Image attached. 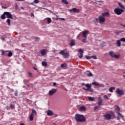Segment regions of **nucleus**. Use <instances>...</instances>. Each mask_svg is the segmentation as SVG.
<instances>
[{"instance_id":"obj_1","label":"nucleus","mask_w":125,"mask_h":125,"mask_svg":"<svg viewBox=\"0 0 125 125\" xmlns=\"http://www.w3.org/2000/svg\"><path fill=\"white\" fill-rule=\"evenodd\" d=\"M75 119L78 123H84L86 121L85 117L83 115L79 114H75Z\"/></svg>"},{"instance_id":"obj_2","label":"nucleus","mask_w":125,"mask_h":125,"mask_svg":"<svg viewBox=\"0 0 125 125\" xmlns=\"http://www.w3.org/2000/svg\"><path fill=\"white\" fill-rule=\"evenodd\" d=\"M104 117L105 120L109 121V120H112L115 118V113L113 111H110L108 113H106L104 115Z\"/></svg>"},{"instance_id":"obj_3","label":"nucleus","mask_w":125,"mask_h":125,"mask_svg":"<svg viewBox=\"0 0 125 125\" xmlns=\"http://www.w3.org/2000/svg\"><path fill=\"white\" fill-rule=\"evenodd\" d=\"M116 92L120 97L125 95V91H124L123 89H121L119 88H118L116 89Z\"/></svg>"},{"instance_id":"obj_4","label":"nucleus","mask_w":125,"mask_h":125,"mask_svg":"<svg viewBox=\"0 0 125 125\" xmlns=\"http://www.w3.org/2000/svg\"><path fill=\"white\" fill-rule=\"evenodd\" d=\"M114 11L117 15H121L124 12V10L120 8H116L114 10Z\"/></svg>"},{"instance_id":"obj_5","label":"nucleus","mask_w":125,"mask_h":125,"mask_svg":"<svg viewBox=\"0 0 125 125\" xmlns=\"http://www.w3.org/2000/svg\"><path fill=\"white\" fill-rule=\"evenodd\" d=\"M109 55L112 57V58H116V59H119L120 58V55H116L114 51H111L109 52Z\"/></svg>"},{"instance_id":"obj_6","label":"nucleus","mask_w":125,"mask_h":125,"mask_svg":"<svg viewBox=\"0 0 125 125\" xmlns=\"http://www.w3.org/2000/svg\"><path fill=\"white\" fill-rule=\"evenodd\" d=\"M121 42H125V38H121L120 40L117 41L116 44L117 45V46H121Z\"/></svg>"},{"instance_id":"obj_7","label":"nucleus","mask_w":125,"mask_h":125,"mask_svg":"<svg viewBox=\"0 0 125 125\" xmlns=\"http://www.w3.org/2000/svg\"><path fill=\"white\" fill-rule=\"evenodd\" d=\"M57 92V89L53 88L49 91L48 95L50 96H52V95H53V94H54V93H56V92Z\"/></svg>"},{"instance_id":"obj_8","label":"nucleus","mask_w":125,"mask_h":125,"mask_svg":"<svg viewBox=\"0 0 125 125\" xmlns=\"http://www.w3.org/2000/svg\"><path fill=\"white\" fill-rule=\"evenodd\" d=\"M4 14L6 15L7 18L9 19H13V17H12V15L10 12H4Z\"/></svg>"},{"instance_id":"obj_9","label":"nucleus","mask_w":125,"mask_h":125,"mask_svg":"<svg viewBox=\"0 0 125 125\" xmlns=\"http://www.w3.org/2000/svg\"><path fill=\"white\" fill-rule=\"evenodd\" d=\"M68 11H69V12H74V13H80V9L76 8L69 9Z\"/></svg>"},{"instance_id":"obj_10","label":"nucleus","mask_w":125,"mask_h":125,"mask_svg":"<svg viewBox=\"0 0 125 125\" xmlns=\"http://www.w3.org/2000/svg\"><path fill=\"white\" fill-rule=\"evenodd\" d=\"M105 19H105V17H104L102 16H99V23H104L105 21Z\"/></svg>"},{"instance_id":"obj_11","label":"nucleus","mask_w":125,"mask_h":125,"mask_svg":"<svg viewBox=\"0 0 125 125\" xmlns=\"http://www.w3.org/2000/svg\"><path fill=\"white\" fill-rule=\"evenodd\" d=\"M117 120H118V121H120L121 120V118H122L123 121H125V118H124V116H123L122 114H121V113H120V111H117Z\"/></svg>"},{"instance_id":"obj_12","label":"nucleus","mask_w":125,"mask_h":125,"mask_svg":"<svg viewBox=\"0 0 125 125\" xmlns=\"http://www.w3.org/2000/svg\"><path fill=\"white\" fill-rule=\"evenodd\" d=\"M89 31H87V30H84L82 32V36L83 38H84V39H86V38H87V37L86 36V35L88 34Z\"/></svg>"},{"instance_id":"obj_13","label":"nucleus","mask_w":125,"mask_h":125,"mask_svg":"<svg viewBox=\"0 0 125 125\" xmlns=\"http://www.w3.org/2000/svg\"><path fill=\"white\" fill-rule=\"evenodd\" d=\"M79 52L80 54V55L79 56V58H83V50L82 49H79Z\"/></svg>"},{"instance_id":"obj_14","label":"nucleus","mask_w":125,"mask_h":125,"mask_svg":"<svg viewBox=\"0 0 125 125\" xmlns=\"http://www.w3.org/2000/svg\"><path fill=\"white\" fill-rule=\"evenodd\" d=\"M102 16H103V17H109L110 14L108 12L103 13Z\"/></svg>"},{"instance_id":"obj_15","label":"nucleus","mask_w":125,"mask_h":125,"mask_svg":"<svg viewBox=\"0 0 125 125\" xmlns=\"http://www.w3.org/2000/svg\"><path fill=\"white\" fill-rule=\"evenodd\" d=\"M53 112H52L51 110H48L47 111V116H53Z\"/></svg>"},{"instance_id":"obj_16","label":"nucleus","mask_w":125,"mask_h":125,"mask_svg":"<svg viewBox=\"0 0 125 125\" xmlns=\"http://www.w3.org/2000/svg\"><path fill=\"white\" fill-rule=\"evenodd\" d=\"M98 99V105L99 106H100V105H102V102H103V101L102 100V98H101V97H99Z\"/></svg>"},{"instance_id":"obj_17","label":"nucleus","mask_w":125,"mask_h":125,"mask_svg":"<svg viewBox=\"0 0 125 125\" xmlns=\"http://www.w3.org/2000/svg\"><path fill=\"white\" fill-rule=\"evenodd\" d=\"M6 51H7V52H9L8 54H7V56L8 57H11L12 55H13V53H12V52L9 50H6Z\"/></svg>"},{"instance_id":"obj_18","label":"nucleus","mask_w":125,"mask_h":125,"mask_svg":"<svg viewBox=\"0 0 125 125\" xmlns=\"http://www.w3.org/2000/svg\"><path fill=\"white\" fill-rule=\"evenodd\" d=\"M86 108L85 107H84V106H82L80 107L79 110L80 111H81L82 112H84L86 110Z\"/></svg>"},{"instance_id":"obj_19","label":"nucleus","mask_w":125,"mask_h":125,"mask_svg":"<svg viewBox=\"0 0 125 125\" xmlns=\"http://www.w3.org/2000/svg\"><path fill=\"white\" fill-rule=\"evenodd\" d=\"M40 53L42 56L45 55L46 54V51H45V50H44V49H42L40 51Z\"/></svg>"},{"instance_id":"obj_20","label":"nucleus","mask_w":125,"mask_h":125,"mask_svg":"<svg viewBox=\"0 0 125 125\" xmlns=\"http://www.w3.org/2000/svg\"><path fill=\"white\" fill-rule=\"evenodd\" d=\"M32 116H37V111L35 109H32V113L31 114Z\"/></svg>"},{"instance_id":"obj_21","label":"nucleus","mask_w":125,"mask_h":125,"mask_svg":"<svg viewBox=\"0 0 125 125\" xmlns=\"http://www.w3.org/2000/svg\"><path fill=\"white\" fill-rule=\"evenodd\" d=\"M1 55H4V56H6L7 55V54H6V52H7V51H4V50H1Z\"/></svg>"},{"instance_id":"obj_22","label":"nucleus","mask_w":125,"mask_h":125,"mask_svg":"<svg viewBox=\"0 0 125 125\" xmlns=\"http://www.w3.org/2000/svg\"><path fill=\"white\" fill-rule=\"evenodd\" d=\"M118 5L120 6V7L121 8H122V9H125V6H124V5H123V4L120 2H118Z\"/></svg>"},{"instance_id":"obj_23","label":"nucleus","mask_w":125,"mask_h":125,"mask_svg":"<svg viewBox=\"0 0 125 125\" xmlns=\"http://www.w3.org/2000/svg\"><path fill=\"white\" fill-rule=\"evenodd\" d=\"M62 68H63V69H66L67 68V64L66 63H62L61 65Z\"/></svg>"},{"instance_id":"obj_24","label":"nucleus","mask_w":125,"mask_h":125,"mask_svg":"<svg viewBox=\"0 0 125 125\" xmlns=\"http://www.w3.org/2000/svg\"><path fill=\"white\" fill-rule=\"evenodd\" d=\"M63 57L64 58H68V57H69V53H64Z\"/></svg>"},{"instance_id":"obj_25","label":"nucleus","mask_w":125,"mask_h":125,"mask_svg":"<svg viewBox=\"0 0 125 125\" xmlns=\"http://www.w3.org/2000/svg\"><path fill=\"white\" fill-rule=\"evenodd\" d=\"M42 66H44V67H46L47 66V62H42Z\"/></svg>"},{"instance_id":"obj_26","label":"nucleus","mask_w":125,"mask_h":125,"mask_svg":"<svg viewBox=\"0 0 125 125\" xmlns=\"http://www.w3.org/2000/svg\"><path fill=\"white\" fill-rule=\"evenodd\" d=\"M29 120L30 122H32V121H34V116L30 114V115L29 116Z\"/></svg>"},{"instance_id":"obj_27","label":"nucleus","mask_w":125,"mask_h":125,"mask_svg":"<svg viewBox=\"0 0 125 125\" xmlns=\"http://www.w3.org/2000/svg\"><path fill=\"white\" fill-rule=\"evenodd\" d=\"M115 87H111L109 88V92H113V90H114Z\"/></svg>"},{"instance_id":"obj_28","label":"nucleus","mask_w":125,"mask_h":125,"mask_svg":"<svg viewBox=\"0 0 125 125\" xmlns=\"http://www.w3.org/2000/svg\"><path fill=\"white\" fill-rule=\"evenodd\" d=\"M75 42L71 41L70 43V45L71 46H74L75 45Z\"/></svg>"},{"instance_id":"obj_29","label":"nucleus","mask_w":125,"mask_h":125,"mask_svg":"<svg viewBox=\"0 0 125 125\" xmlns=\"http://www.w3.org/2000/svg\"><path fill=\"white\" fill-rule=\"evenodd\" d=\"M87 77H93V74L91 72H89L86 75Z\"/></svg>"},{"instance_id":"obj_30","label":"nucleus","mask_w":125,"mask_h":125,"mask_svg":"<svg viewBox=\"0 0 125 125\" xmlns=\"http://www.w3.org/2000/svg\"><path fill=\"white\" fill-rule=\"evenodd\" d=\"M62 2L64 4H68V1L67 0H62Z\"/></svg>"},{"instance_id":"obj_31","label":"nucleus","mask_w":125,"mask_h":125,"mask_svg":"<svg viewBox=\"0 0 125 125\" xmlns=\"http://www.w3.org/2000/svg\"><path fill=\"white\" fill-rule=\"evenodd\" d=\"M5 15H4V13H3V14H2V15L1 16V19H2L3 20H4V19H5Z\"/></svg>"},{"instance_id":"obj_32","label":"nucleus","mask_w":125,"mask_h":125,"mask_svg":"<svg viewBox=\"0 0 125 125\" xmlns=\"http://www.w3.org/2000/svg\"><path fill=\"white\" fill-rule=\"evenodd\" d=\"M60 54H62V55H64L65 54V51H63V50H61L60 52H59Z\"/></svg>"},{"instance_id":"obj_33","label":"nucleus","mask_w":125,"mask_h":125,"mask_svg":"<svg viewBox=\"0 0 125 125\" xmlns=\"http://www.w3.org/2000/svg\"><path fill=\"white\" fill-rule=\"evenodd\" d=\"M10 108H11V109H14V108H15V105H14V104H10Z\"/></svg>"},{"instance_id":"obj_34","label":"nucleus","mask_w":125,"mask_h":125,"mask_svg":"<svg viewBox=\"0 0 125 125\" xmlns=\"http://www.w3.org/2000/svg\"><path fill=\"white\" fill-rule=\"evenodd\" d=\"M85 86H86V87L88 88V89L90 88V87H91V85H89V84H85Z\"/></svg>"},{"instance_id":"obj_35","label":"nucleus","mask_w":125,"mask_h":125,"mask_svg":"<svg viewBox=\"0 0 125 125\" xmlns=\"http://www.w3.org/2000/svg\"><path fill=\"white\" fill-rule=\"evenodd\" d=\"M88 99L90 101H94V97H89Z\"/></svg>"},{"instance_id":"obj_36","label":"nucleus","mask_w":125,"mask_h":125,"mask_svg":"<svg viewBox=\"0 0 125 125\" xmlns=\"http://www.w3.org/2000/svg\"><path fill=\"white\" fill-rule=\"evenodd\" d=\"M7 24L8 25V26H10V19H8L7 20Z\"/></svg>"},{"instance_id":"obj_37","label":"nucleus","mask_w":125,"mask_h":125,"mask_svg":"<svg viewBox=\"0 0 125 125\" xmlns=\"http://www.w3.org/2000/svg\"><path fill=\"white\" fill-rule=\"evenodd\" d=\"M47 23L48 24H50V23H51V19L49 18L47 19Z\"/></svg>"},{"instance_id":"obj_38","label":"nucleus","mask_w":125,"mask_h":125,"mask_svg":"<svg viewBox=\"0 0 125 125\" xmlns=\"http://www.w3.org/2000/svg\"><path fill=\"white\" fill-rule=\"evenodd\" d=\"M92 84H93V85H95L96 86H98L99 83H97L96 82H93Z\"/></svg>"},{"instance_id":"obj_39","label":"nucleus","mask_w":125,"mask_h":125,"mask_svg":"<svg viewBox=\"0 0 125 125\" xmlns=\"http://www.w3.org/2000/svg\"><path fill=\"white\" fill-rule=\"evenodd\" d=\"M116 110L121 111V109L120 108V106H119V105H116Z\"/></svg>"},{"instance_id":"obj_40","label":"nucleus","mask_w":125,"mask_h":125,"mask_svg":"<svg viewBox=\"0 0 125 125\" xmlns=\"http://www.w3.org/2000/svg\"><path fill=\"white\" fill-rule=\"evenodd\" d=\"M85 58L86 59H91V56H85Z\"/></svg>"},{"instance_id":"obj_41","label":"nucleus","mask_w":125,"mask_h":125,"mask_svg":"<svg viewBox=\"0 0 125 125\" xmlns=\"http://www.w3.org/2000/svg\"><path fill=\"white\" fill-rule=\"evenodd\" d=\"M98 86H100V87H104V86H105V85L104 84H99V83Z\"/></svg>"},{"instance_id":"obj_42","label":"nucleus","mask_w":125,"mask_h":125,"mask_svg":"<svg viewBox=\"0 0 125 125\" xmlns=\"http://www.w3.org/2000/svg\"><path fill=\"white\" fill-rule=\"evenodd\" d=\"M28 75H29V77H31V78H33V73H32L31 72H29Z\"/></svg>"},{"instance_id":"obj_43","label":"nucleus","mask_w":125,"mask_h":125,"mask_svg":"<svg viewBox=\"0 0 125 125\" xmlns=\"http://www.w3.org/2000/svg\"><path fill=\"white\" fill-rule=\"evenodd\" d=\"M94 22H95V23H98V19L97 18L95 19Z\"/></svg>"},{"instance_id":"obj_44","label":"nucleus","mask_w":125,"mask_h":125,"mask_svg":"<svg viewBox=\"0 0 125 125\" xmlns=\"http://www.w3.org/2000/svg\"><path fill=\"white\" fill-rule=\"evenodd\" d=\"M82 42H86V38H84V39H83V40H82Z\"/></svg>"},{"instance_id":"obj_45","label":"nucleus","mask_w":125,"mask_h":125,"mask_svg":"<svg viewBox=\"0 0 125 125\" xmlns=\"http://www.w3.org/2000/svg\"><path fill=\"white\" fill-rule=\"evenodd\" d=\"M123 32H124L123 30H121L120 31H117L116 32V34H117L118 35H119V34H121V33H123Z\"/></svg>"},{"instance_id":"obj_46","label":"nucleus","mask_w":125,"mask_h":125,"mask_svg":"<svg viewBox=\"0 0 125 125\" xmlns=\"http://www.w3.org/2000/svg\"><path fill=\"white\" fill-rule=\"evenodd\" d=\"M89 91H90V92H93V89L90 87V88H89Z\"/></svg>"},{"instance_id":"obj_47","label":"nucleus","mask_w":125,"mask_h":125,"mask_svg":"<svg viewBox=\"0 0 125 125\" xmlns=\"http://www.w3.org/2000/svg\"><path fill=\"white\" fill-rule=\"evenodd\" d=\"M91 58H93V59H97V57L96 56H91Z\"/></svg>"},{"instance_id":"obj_48","label":"nucleus","mask_w":125,"mask_h":125,"mask_svg":"<svg viewBox=\"0 0 125 125\" xmlns=\"http://www.w3.org/2000/svg\"><path fill=\"white\" fill-rule=\"evenodd\" d=\"M35 3H39L40 2V1L39 0H34Z\"/></svg>"},{"instance_id":"obj_49","label":"nucleus","mask_w":125,"mask_h":125,"mask_svg":"<svg viewBox=\"0 0 125 125\" xmlns=\"http://www.w3.org/2000/svg\"><path fill=\"white\" fill-rule=\"evenodd\" d=\"M104 97L105 99H109V97H108V96L106 95H104Z\"/></svg>"},{"instance_id":"obj_50","label":"nucleus","mask_w":125,"mask_h":125,"mask_svg":"<svg viewBox=\"0 0 125 125\" xmlns=\"http://www.w3.org/2000/svg\"><path fill=\"white\" fill-rule=\"evenodd\" d=\"M83 90H85L86 91H89V89L88 88L87 89L83 88Z\"/></svg>"},{"instance_id":"obj_51","label":"nucleus","mask_w":125,"mask_h":125,"mask_svg":"<svg viewBox=\"0 0 125 125\" xmlns=\"http://www.w3.org/2000/svg\"><path fill=\"white\" fill-rule=\"evenodd\" d=\"M99 107V106H95L94 107V110L95 111H96V110H97V109H98V107Z\"/></svg>"},{"instance_id":"obj_52","label":"nucleus","mask_w":125,"mask_h":125,"mask_svg":"<svg viewBox=\"0 0 125 125\" xmlns=\"http://www.w3.org/2000/svg\"><path fill=\"white\" fill-rule=\"evenodd\" d=\"M14 95L15 96H17V95H18V93L17 92H15L14 93Z\"/></svg>"},{"instance_id":"obj_53","label":"nucleus","mask_w":125,"mask_h":125,"mask_svg":"<svg viewBox=\"0 0 125 125\" xmlns=\"http://www.w3.org/2000/svg\"><path fill=\"white\" fill-rule=\"evenodd\" d=\"M120 26H122V27H124L125 28V25L123 24L122 23H120Z\"/></svg>"},{"instance_id":"obj_54","label":"nucleus","mask_w":125,"mask_h":125,"mask_svg":"<svg viewBox=\"0 0 125 125\" xmlns=\"http://www.w3.org/2000/svg\"><path fill=\"white\" fill-rule=\"evenodd\" d=\"M59 19H61V20H62L63 21H65V19L64 18H60Z\"/></svg>"},{"instance_id":"obj_55","label":"nucleus","mask_w":125,"mask_h":125,"mask_svg":"<svg viewBox=\"0 0 125 125\" xmlns=\"http://www.w3.org/2000/svg\"><path fill=\"white\" fill-rule=\"evenodd\" d=\"M15 8H16V9H18V5H15Z\"/></svg>"},{"instance_id":"obj_56","label":"nucleus","mask_w":125,"mask_h":125,"mask_svg":"<svg viewBox=\"0 0 125 125\" xmlns=\"http://www.w3.org/2000/svg\"><path fill=\"white\" fill-rule=\"evenodd\" d=\"M1 39L2 41H4L5 38H4V37H1Z\"/></svg>"},{"instance_id":"obj_57","label":"nucleus","mask_w":125,"mask_h":125,"mask_svg":"<svg viewBox=\"0 0 125 125\" xmlns=\"http://www.w3.org/2000/svg\"><path fill=\"white\" fill-rule=\"evenodd\" d=\"M55 85H56V83H53V86H55Z\"/></svg>"},{"instance_id":"obj_58","label":"nucleus","mask_w":125,"mask_h":125,"mask_svg":"<svg viewBox=\"0 0 125 125\" xmlns=\"http://www.w3.org/2000/svg\"><path fill=\"white\" fill-rule=\"evenodd\" d=\"M33 68L34 69V70H35V71H37V70H38L36 67H33Z\"/></svg>"},{"instance_id":"obj_59","label":"nucleus","mask_w":125,"mask_h":125,"mask_svg":"<svg viewBox=\"0 0 125 125\" xmlns=\"http://www.w3.org/2000/svg\"><path fill=\"white\" fill-rule=\"evenodd\" d=\"M20 125H25V124H24V123H21Z\"/></svg>"},{"instance_id":"obj_60","label":"nucleus","mask_w":125,"mask_h":125,"mask_svg":"<svg viewBox=\"0 0 125 125\" xmlns=\"http://www.w3.org/2000/svg\"><path fill=\"white\" fill-rule=\"evenodd\" d=\"M81 84L82 85H85V84L84 83H82Z\"/></svg>"},{"instance_id":"obj_61","label":"nucleus","mask_w":125,"mask_h":125,"mask_svg":"<svg viewBox=\"0 0 125 125\" xmlns=\"http://www.w3.org/2000/svg\"><path fill=\"white\" fill-rule=\"evenodd\" d=\"M31 16H35L34 15V14L31 13Z\"/></svg>"},{"instance_id":"obj_62","label":"nucleus","mask_w":125,"mask_h":125,"mask_svg":"<svg viewBox=\"0 0 125 125\" xmlns=\"http://www.w3.org/2000/svg\"><path fill=\"white\" fill-rule=\"evenodd\" d=\"M27 86H28V87H29V86H30V85L29 84H27Z\"/></svg>"},{"instance_id":"obj_63","label":"nucleus","mask_w":125,"mask_h":125,"mask_svg":"<svg viewBox=\"0 0 125 125\" xmlns=\"http://www.w3.org/2000/svg\"><path fill=\"white\" fill-rule=\"evenodd\" d=\"M2 8H5L4 6H2Z\"/></svg>"},{"instance_id":"obj_64","label":"nucleus","mask_w":125,"mask_h":125,"mask_svg":"<svg viewBox=\"0 0 125 125\" xmlns=\"http://www.w3.org/2000/svg\"><path fill=\"white\" fill-rule=\"evenodd\" d=\"M123 77H124V78H125V75H123Z\"/></svg>"}]
</instances>
